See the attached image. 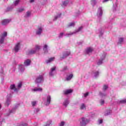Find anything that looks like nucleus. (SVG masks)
Segmentation results:
<instances>
[{"mask_svg":"<svg viewBox=\"0 0 126 126\" xmlns=\"http://www.w3.org/2000/svg\"><path fill=\"white\" fill-rule=\"evenodd\" d=\"M68 104H69V100L68 98H66L63 102V106H64L65 108H66Z\"/></svg>","mask_w":126,"mask_h":126,"instance_id":"obj_20","label":"nucleus"},{"mask_svg":"<svg viewBox=\"0 0 126 126\" xmlns=\"http://www.w3.org/2000/svg\"><path fill=\"white\" fill-rule=\"evenodd\" d=\"M0 109H1V104H0Z\"/></svg>","mask_w":126,"mask_h":126,"instance_id":"obj_59","label":"nucleus"},{"mask_svg":"<svg viewBox=\"0 0 126 126\" xmlns=\"http://www.w3.org/2000/svg\"><path fill=\"white\" fill-rule=\"evenodd\" d=\"M55 74H56V67H53L51 68L49 72V76L53 77V76H55Z\"/></svg>","mask_w":126,"mask_h":126,"instance_id":"obj_10","label":"nucleus"},{"mask_svg":"<svg viewBox=\"0 0 126 126\" xmlns=\"http://www.w3.org/2000/svg\"><path fill=\"white\" fill-rule=\"evenodd\" d=\"M111 110H108L105 113L104 115L105 116H109V115H111Z\"/></svg>","mask_w":126,"mask_h":126,"instance_id":"obj_44","label":"nucleus"},{"mask_svg":"<svg viewBox=\"0 0 126 126\" xmlns=\"http://www.w3.org/2000/svg\"><path fill=\"white\" fill-rule=\"evenodd\" d=\"M74 25H75V24L74 23V22H72V23H69L67 26L68 27H74Z\"/></svg>","mask_w":126,"mask_h":126,"instance_id":"obj_41","label":"nucleus"},{"mask_svg":"<svg viewBox=\"0 0 126 126\" xmlns=\"http://www.w3.org/2000/svg\"><path fill=\"white\" fill-rule=\"evenodd\" d=\"M19 2H20V0H16L14 1V4L15 6H16V5H18V4H19Z\"/></svg>","mask_w":126,"mask_h":126,"instance_id":"obj_39","label":"nucleus"},{"mask_svg":"<svg viewBox=\"0 0 126 126\" xmlns=\"http://www.w3.org/2000/svg\"><path fill=\"white\" fill-rule=\"evenodd\" d=\"M118 2H116L114 4H113V6L112 7V11L113 12H115V11H117V10H119V8L118 7Z\"/></svg>","mask_w":126,"mask_h":126,"instance_id":"obj_15","label":"nucleus"},{"mask_svg":"<svg viewBox=\"0 0 126 126\" xmlns=\"http://www.w3.org/2000/svg\"><path fill=\"white\" fill-rule=\"evenodd\" d=\"M106 56H107V53L105 52H103V54H101L100 56V59L99 60L97 63L98 65H100L103 63V61L105 60Z\"/></svg>","mask_w":126,"mask_h":126,"instance_id":"obj_6","label":"nucleus"},{"mask_svg":"<svg viewBox=\"0 0 126 126\" xmlns=\"http://www.w3.org/2000/svg\"><path fill=\"white\" fill-rule=\"evenodd\" d=\"M19 126H27V124L22 123V124L19 125Z\"/></svg>","mask_w":126,"mask_h":126,"instance_id":"obj_52","label":"nucleus"},{"mask_svg":"<svg viewBox=\"0 0 126 126\" xmlns=\"http://www.w3.org/2000/svg\"><path fill=\"white\" fill-rule=\"evenodd\" d=\"M43 50L44 54H48L49 53V46L47 44H44L43 47Z\"/></svg>","mask_w":126,"mask_h":126,"instance_id":"obj_14","label":"nucleus"},{"mask_svg":"<svg viewBox=\"0 0 126 126\" xmlns=\"http://www.w3.org/2000/svg\"><path fill=\"white\" fill-rule=\"evenodd\" d=\"M51 100H52V96L48 95L46 97V103L45 104L46 106H49L51 104Z\"/></svg>","mask_w":126,"mask_h":126,"instance_id":"obj_12","label":"nucleus"},{"mask_svg":"<svg viewBox=\"0 0 126 126\" xmlns=\"http://www.w3.org/2000/svg\"><path fill=\"white\" fill-rule=\"evenodd\" d=\"M70 55V51L69 50L63 52L62 54L60 55V61H63V60H64V59L67 58V57H68V56H69Z\"/></svg>","mask_w":126,"mask_h":126,"instance_id":"obj_3","label":"nucleus"},{"mask_svg":"<svg viewBox=\"0 0 126 126\" xmlns=\"http://www.w3.org/2000/svg\"><path fill=\"white\" fill-rule=\"evenodd\" d=\"M99 103L100 105H101V106H103V105L105 104V100L103 99H101L99 101Z\"/></svg>","mask_w":126,"mask_h":126,"instance_id":"obj_38","label":"nucleus"},{"mask_svg":"<svg viewBox=\"0 0 126 126\" xmlns=\"http://www.w3.org/2000/svg\"><path fill=\"white\" fill-rule=\"evenodd\" d=\"M19 69L20 70L21 72H23V71L25 70V68H24V65H20L19 66Z\"/></svg>","mask_w":126,"mask_h":126,"instance_id":"obj_28","label":"nucleus"},{"mask_svg":"<svg viewBox=\"0 0 126 126\" xmlns=\"http://www.w3.org/2000/svg\"><path fill=\"white\" fill-rule=\"evenodd\" d=\"M30 63H31V60L29 59H27L24 62V64L26 66H28V65H30Z\"/></svg>","mask_w":126,"mask_h":126,"instance_id":"obj_24","label":"nucleus"},{"mask_svg":"<svg viewBox=\"0 0 126 126\" xmlns=\"http://www.w3.org/2000/svg\"><path fill=\"white\" fill-rule=\"evenodd\" d=\"M19 50H20V43H18L15 45L14 51L15 53H17Z\"/></svg>","mask_w":126,"mask_h":126,"instance_id":"obj_13","label":"nucleus"},{"mask_svg":"<svg viewBox=\"0 0 126 126\" xmlns=\"http://www.w3.org/2000/svg\"><path fill=\"white\" fill-rule=\"evenodd\" d=\"M10 21H11V20L4 19L2 21V25H6L7 24H8Z\"/></svg>","mask_w":126,"mask_h":126,"instance_id":"obj_21","label":"nucleus"},{"mask_svg":"<svg viewBox=\"0 0 126 126\" xmlns=\"http://www.w3.org/2000/svg\"><path fill=\"white\" fill-rule=\"evenodd\" d=\"M108 88H109V87H108V85H104L102 88V91L106 92V91L107 90V89H108Z\"/></svg>","mask_w":126,"mask_h":126,"instance_id":"obj_36","label":"nucleus"},{"mask_svg":"<svg viewBox=\"0 0 126 126\" xmlns=\"http://www.w3.org/2000/svg\"><path fill=\"white\" fill-rule=\"evenodd\" d=\"M98 124L99 125H101V124H103V120L101 119L98 120Z\"/></svg>","mask_w":126,"mask_h":126,"instance_id":"obj_53","label":"nucleus"},{"mask_svg":"<svg viewBox=\"0 0 126 126\" xmlns=\"http://www.w3.org/2000/svg\"><path fill=\"white\" fill-rule=\"evenodd\" d=\"M110 0H103L102 1L103 3H105V2H108V1H110Z\"/></svg>","mask_w":126,"mask_h":126,"instance_id":"obj_56","label":"nucleus"},{"mask_svg":"<svg viewBox=\"0 0 126 126\" xmlns=\"http://www.w3.org/2000/svg\"><path fill=\"white\" fill-rule=\"evenodd\" d=\"M42 5H44L47 3V1H48V0H42Z\"/></svg>","mask_w":126,"mask_h":126,"instance_id":"obj_49","label":"nucleus"},{"mask_svg":"<svg viewBox=\"0 0 126 126\" xmlns=\"http://www.w3.org/2000/svg\"><path fill=\"white\" fill-rule=\"evenodd\" d=\"M35 1V0H30V2L31 3H32V2H34Z\"/></svg>","mask_w":126,"mask_h":126,"instance_id":"obj_57","label":"nucleus"},{"mask_svg":"<svg viewBox=\"0 0 126 126\" xmlns=\"http://www.w3.org/2000/svg\"><path fill=\"white\" fill-rule=\"evenodd\" d=\"M41 49V46L39 45H36L35 47L34 48V50H35V51L38 52L39 50Z\"/></svg>","mask_w":126,"mask_h":126,"instance_id":"obj_37","label":"nucleus"},{"mask_svg":"<svg viewBox=\"0 0 126 126\" xmlns=\"http://www.w3.org/2000/svg\"><path fill=\"white\" fill-rule=\"evenodd\" d=\"M124 42V38L123 37H120L119 38L118 44L121 45V44H123V42Z\"/></svg>","mask_w":126,"mask_h":126,"instance_id":"obj_32","label":"nucleus"},{"mask_svg":"<svg viewBox=\"0 0 126 126\" xmlns=\"http://www.w3.org/2000/svg\"><path fill=\"white\" fill-rule=\"evenodd\" d=\"M31 15V12L28 11L25 15V17H30Z\"/></svg>","mask_w":126,"mask_h":126,"instance_id":"obj_40","label":"nucleus"},{"mask_svg":"<svg viewBox=\"0 0 126 126\" xmlns=\"http://www.w3.org/2000/svg\"><path fill=\"white\" fill-rule=\"evenodd\" d=\"M24 10H25V9L24 8V7L19 8L17 9V12L20 13V12H22L23 11H24Z\"/></svg>","mask_w":126,"mask_h":126,"instance_id":"obj_35","label":"nucleus"},{"mask_svg":"<svg viewBox=\"0 0 126 126\" xmlns=\"http://www.w3.org/2000/svg\"><path fill=\"white\" fill-rule=\"evenodd\" d=\"M40 111V109L36 108L34 109V113H38Z\"/></svg>","mask_w":126,"mask_h":126,"instance_id":"obj_51","label":"nucleus"},{"mask_svg":"<svg viewBox=\"0 0 126 126\" xmlns=\"http://www.w3.org/2000/svg\"><path fill=\"white\" fill-rule=\"evenodd\" d=\"M78 45H82L83 44V41H81L77 43Z\"/></svg>","mask_w":126,"mask_h":126,"instance_id":"obj_55","label":"nucleus"},{"mask_svg":"<svg viewBox=\"0 0 126 126\" xmlns=\"http://www.w3.org/2000/svg\"><path fill=\"white\" fill-rule=\"evenodd\" d=\"M7 36V32H5L1 33L0 35V44H3L4 38Z\"/></svg>","mask_w":126,"mask_h":126,"instance_id":"obj_7","label":"nucleus"},{"mask_svg":"<svg viewBox=\"0 0 126 126\" xmlns=\"http://www.w3.org/2000/svg\"><path fill=\"white\" fill-rule=\"evenodd\" d=\"M80 110H86V105L84 103H82L80 106Z\"/></svg>","mask_w":126,"mask_h":126,"instance_id":"obj_31","label":"nucleus"},{"mask_svg":"<svg viewBox=\"0 0 126 126\" xmlns=\"http://www.w3.org/2000/svg\"><path fill=\"white\" fill-rule=\"evenodd\" d=\"M10 103H11V98L10 97H7V99L6 100V102L5 103V106L8 107L9 105H10Z\"/></svg>","mask_w":126,"mask_h":126,"instance_id":"obj_18","label":"nucleus"},{"mask_svg":"<svg viewBox=\"0 0 126 126\" xmlns=\"http://www.w3.org/2000/svg\"><path fill=\"white\" fill-rule=\"evenodd\" d=\"M0 75H4V73H3V70L1 69L0 71Z\"/></svg>","mask_w":126,"mask_h":126,"instance_id":"obj_54","label":"nucleus"},{"mask_svg":"<svg viewBox=\"0 0 126 126\" xmlns=\"http://www.w3.org/2000/svg\"><path fill=\"white\" fill-rule=\"evenodd\" d=\"M92 75H93V76H94V77H95V78H97V77H98V76H99V71H93L92 72Z\"/></svg>","mask_w":126,"mask_h":126,"instance_id":"obj_16","label":"nucleus"},{"mask_svg":"<svg viewBox=\"0 0 126 126\" xmlns=\"http://www.w3.org/2000/svg\"><path fill=\"white\" fill-rule=\"evenodd\" d=\"M54 60H55L54 57L50 58L49 60L46 61V63H52V62H54Z\"/></svg>","mask_w":126,"mask_h":126,"instance_id":"obj_33","label":"nucleus"},{"mask_svg":"<svg viewBox=\"0 0 126 126\" xmlns=\"http://www.w3.org/2000/svg\"><path fill=\"white\" fill-rule=\"evenodd\" d=\"M32 91L34 92H42V91H43V89L41 88L35 87L34 89H32Z\"/></svg>","mask_w":126,"mask_h":126,"instance_id":"obj_23","label":"nucleus"},{"mask_svg":"<svg viewBox=\"0 0 126 126\" xmlns=\"http://www.w3.org/2000/svg\"><path fill=\"white\" fill-rule=\"evenodd\" d=\"M10 89L11 90H14V92H18L17 88H15V85H11Z\"/></svg>","mask_w":126,"mask_h":126,"instance_id":"obj_25","label":"nucleus"},{"mask_svg":"<svg viewBox=\"0 0 126 126\" xmlns=\"http://www.w3.org/2000/svg\"><path fill=\"white\" fill-rule=\"evenodd\" d=\"M63 35H64V33L63 32H61L60 33L59 37V38H63Z\"/></svg>","mask_w":126,"mask_h":126,"instance_id":"obj_47","label":"nucleus"},{"mask_svg":"<svg viewBox=\"0 0 126 126\" xmlns=\"http://www.w3.org/2000/svg\"><path fill=\"white\" fill-rule=\"evenodd\" d=\"M99 95L100 96V97H101V98H105V97H106V96H107V93H106V92H100L99 93Z\"/></svg>","mask_w":126,"mask_h":126,"instance_id":"obj_19","label":"nucleus"},{"mask_svg":"<svg viewBox=\"0 0 126 126\" xmlns=\"http://www.w3.org/2000/svg\"><path fill=\"white\" fill-rule=\"evenodd\" d=\"M99 37H101V36L103 35V34L104 33V32L102 30V29H100L99 30Z\"/></svg>","mask_w":126,"mask_h":126,"instance_id":"obj_42","label":"nucleus"},{"mask_svg":"<svg viewBox=\"0 0 126 126\" xmlns=\"http://www.w3.org/2000/svg\"><path fill=\"white\" fill-rule=\"evenodd\" d=\"M91 3L93 5V6H94L95 4H96V0H92Z\"/></svg>","mask_w":126,"mask_h":126,"instance_id":"obj_45","label":"nucleus"},{"mask_svg":"<svg viewBox=\"0 0 126 126\" xmlns=\"http://www.w3.org/2000/svg\"><path fill=\"white\" fill-rule=\"evenodd\" d=\"M79 122L80 126H86L89 123L90 120L85 117H82L80 119Z\"/></svg>","mask_w":126,"mask_h":126,"instance_id":"obj_2","label":"nucleus"},{"mask_svg":"<svg viewBox=\"0 0 126 126\" xmlns=\"http://www.w3.org/2000/svg\"><path fill=\"white\" fill-rule=\"evenodd\" d=\"M44 82V76L43 75H39L36 77L35 80V83L36 84H40Z\"/></svg>","mask_w":126,"mask_h":126,"instance_id":"obj_4","label":"nucleus"},{"mask_svg":"<svg viewBox=\"0 0 126 126\" xmlns=\"http://www.w3.org/2000/svg\"><path fill=\"white\" fill-rule=\"evenodd\" d=\"M83 29V27H80L77 30H76L74 32H67L66 34H64V36H65V37H70V36H72V35L76 34V33H78V32H80V31H81V30H82Z\"/></svg>","mask_w":126,"mask_h":126,"instance_id":"obj_1","label":"nucleus"},{"mask_svg":"<svg viewBox=\"0 0 126 126\" xmlns=\"http://www.w3.org/2000/svg\"><path fill=\"white\" fill-rule=\"evenodd\" d=\"M72 77H73V74L67 75L65 78V80L66 81H69L71 80Z\"/></svg>","mask_w":126,"mask_h":126,"instance_id":"obj_22","label":"nucleus"},{"mask_svg":"<svg viewBox=\"0 0 126 126\" xmlns=\"http://www.w3.org/2000/svg\"><path fill=\"white\" fill-rule=\"evenodd\" d=\"M1 125V122L0 123V126Z\"/></svg>","mask_w":126,"mask_h":126,"instance_id":"obj_60","label":"nucleus"},{"mask_svg":"<svg viewBox=\"0 0 126 126\" xmlns=\"http://www.w3.org/2000/svg\"><path fill=\"white\" fill-rule=\"evenodd\" d=\"M36 104H37V102L36 101L32 102V107H34V106H36Z\"/></svg>","mask_w":126,"mask_h":126,"instance_id":"obj_48","label":"nucleus"},{"mask_svg":"<svg viewBox=\"0 0 126 126\" xmlns=\"http://www.w3.org/2000/svg\"><path fill=\"white\" fill-rule=\"evenodd\" d=\"M61 16H62V14L61 13H59L56 16H55L54 17V18L53 19L54 21H56V20H57V19H58V18H60V17H61Z\"/></svg>","mask_w":126,"mask_h":126,"instance_id":"obj_30","label":"nucleus"},{"mask_svg":"<svg viewBox=\"0 0 126 126\" xmlns=\"http://www.w3.org/2000/svg\"><path fill=\"white\" fill-rule=\"evenodd\" d=\"M97 15L99 18H100V17H101L102 15H103V10L102 9L101 7H99L98 8L97 10Z\"/></svg>","mask_w":126,"mask_h":126,"instance_id":"obj_11","label":"nucleus"},{"mask_svg":"<svg viewBox=\"0 0 126 126\" xmlns=\"http://www.w3.org/2000/svg\"><path fill=\"white\" fill-rule=\"evenodd\" d=\"M43 30H44V28L42 27H38L36 30H35V34L37 36H41L42 35V33H43Z\"/></svg>","mask_w":126,"mask_h":126,"instance_id":"obj_8","label":"nucleus"},{"mask_svg":"<svg viewBox=\"0 0 126 126\" xmlns=\"http://www.w3.org/2000/svg\"><path fill=\"white\" fill-rule=\"evenodd\" d=\"M94 116H95V114H92L91 117H94Z\"/></svg>","mask_w":126,"mask_h":126,"instance_id":"obj_58","label":"nucleus"},{"mask_svg":"<svg viewBox=\"0 0 126 126\" xmlns=\"http://www.w3.org/2000/svg\"><path fill=\"white\" fill-rule=\"evenodd\" d=\"M68 4V0H64L62 2V6L64 7V6H66Z\"/></svg>","mask_w":126,"mask_h":126,"instance_id":"obj_29","label":"nucleus"},{"mask_svg":"<svg viewBox=\"0 0 126 126\" xmlns=\"http://www.w3.org/2000/svg\"><path fill=\"white\" fill-rule=\"evenodd\" d=\"M51 125H52V121L51 120H49L48 121H47L46 125L44 126H51Z\"/></svg>","mask_w":126,"mask_h":126,"instance_id":"obj_43","label":"nucleus"},{"mask_svg":"<svg viewBox=\"0 0 126 126\" xmlns=\"http://www.w3.org/2000/svg\"><path fill=\"white\" fill-rule=\"evenodd\" d=\"M68 69V68H67V66H65L63 67V68L62 69L61 71H65V70H67Z\"/></svg>","mask_w":126,"mask_h":126,"instance_id":"obj_46","label":"nucleus"},{"mask_svg":"<svg viewBox=\"0 0 126 126\" xmlns=\"http://www.w3.org/2000/svg\"><path fill=\"white\" fill-rule=\"evenodd\" d=\"M20 106V104H17L15 105V106L11 109L9 110V113L6 114V116H9L10 114H14L15 113V111L18 108H19V106Z\"/></svg>","mask_w":126,"mask_h":126,"instance_id":"obj_5","label":"nucleus"},{"mask_svg":"<svg viewBox=\"0 0 126 126\" xmlns=\"http://www.w3.org/2000/svg\"><path fill=\"white\" fill-rule=\"evenodd\" d=\"M89 95V93H86L85 94H84V97H85V98H86V97H87V96H88Z\"/></svg>","mask_w":126,"mask_h":126,"instance_id":"obj_50","label":"nucleus"},{"mask_svg":"<svg viewBox=\"0 0 126 126\" xmlns=\"http://www.w3.org/2000/svg\"><path fill=\"white\" fill-rule=\"evenodd\" d=\"M72 90L71 89H68L65 90L63 91V93L64 95H68V94H70L71 93H72Z\"/></svg>","mask_w":126,"mask_h":126,"instance_id":"obj_17","label":"nucleus"},{"mask_svg":"<svg viewBox=\"0 0 126 126\" xmlns=\"http://www.w3.org/2000/svg\"><path fill=\"white\" fill-rule=\"evenodd\" d=\"M117 104H126V99L118 100L117 101Z\"/></svg>","mask_w":126,"mask_h":126,"instance_id":"obj_27","label":"nucleus"},{"mask_svg":"<svg viewBox=\"0 0 126 126\" xmlns=\"http://www.w3.org/2000/svg\"><path fill=\"white\" fill-rule=\"evenodd\" d=\"M21 87H22V83L20 82L18 84V85L17 86V89L18 90V92L20 90V89H21Z\"/></svg>","mask_w":126,"mask_h":126,"instance_id":"obj_34","label":"nucleus"},{"mask_svg":"<svg viewBox=\"0 0 126 126\" xmlns=\"http://www.w3.org/2000/svg\"><path fill=\"white\" fill-rule=\"evenodd\" d=\"M36 50H35L34 48H33L29 51L28 54L33 55V54H36Z\"/></svg>","mask_w":126,"mask_h":126,"instance_id":"obj_26","label":"nucleus"},{"mask_svg":"<svg viewBox=\"0 0 126 126\" xmlns=\"http://www.w3.org/2000/svg\"><path fill=\"white\" fill-rule=\"evenodd\" d=\"M93 51H94V49L92 47H88L85 50V53L86 55H90L93 52Z\"/></svg>","mask_w":126,"mask_h":126,"instance_id":"obj_9","label":"nucleus"}]
</instances>
